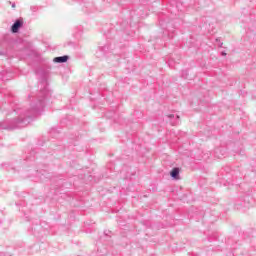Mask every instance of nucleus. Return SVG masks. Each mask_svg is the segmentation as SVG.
<instances>
[{"instance_id":"obj_1","label":"nucleus","mask_w":256,"mask_h":256,"mask_svg":"<svg viewBox=\"0 0 256 256\" xmlns=\"http://www.w3.org/2000/svg\"><path fill=\"white\" fill-rule=\"evenodd\" d=\"M21 27H23V20H17L11 28L12 33H18L19 29H21Z\"/></svg>"},{"instance_id":"obj_2","label":"nucleus","mask_w":256,"mask_h":256,"mask_svg":"<svg viewBox=\"0 0 256 256\" xmlns=\"http://www.w3.org/2000/svg\"><path fill=\"white\" fill-rule=\"evenodd\" d=\"M68 60H69V56H60V57L54 58V63H67Z\"/></svg>"},{"instance_id":"obj_3","label":"nucleus","mask_w":256,"mask_h":256,"mask_svg":"<svg viewBox=\"0 0 256 256\" xmlns=\"http://www.w3.org/2000/svg\"><path fill=\"white\" fill-rule=\"evenodd\" d=\"M170 175L174 179H177V177H179V168H173L172 171L170 172Z\"/></svg>"},{"instance_id":"obj_4","label":"nucleus","mask_w":256,"mask_h":256,"mask_svg":"<svg viewBox=\"0 0 256 256\" xmlns=\"http://www.w3.org/2000/svg\"><path fill=\"white\" fill-rule=\"evenodd\" d=\"M170 117H173V115H170Z\"/></svg>"}]
</instances>
